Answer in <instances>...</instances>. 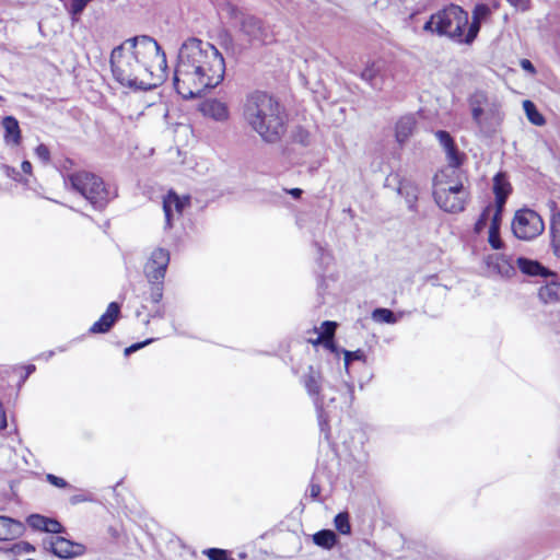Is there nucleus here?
I'll list each match as a JSON object with an SVG mask.
<instances>
[{"label":"nucleus","mask_w":560,"mask_h":560,"mask_svg":"<svg viewBox=\"0 0 560 560\" xmlns=\"http://www.w3.org/2000/svg\"><path fill=\"white\" fill-rule=\"evenodd\" d=\"M50 551L60 559H71L84 553L85 547L80 542L56 536L48 540Z\"/></svg>","instance_id":"nucleus-12"},{"label":"nucleus","mask_w":560,"mask_h":560,"mask_svg":"<svg viewBox=\"0 0 560 560\" xmlns=\"http://www.w3.org/2000/svg\"><path fill=\"white\" fill-rule=\"evenodd\" d=\"M178 128L185 133L189 132V127L186 125H179Z\"/></svg>","instance_id":"nucleus-43"},{"label":"nucleus","mask_w":560,"mask_h":560,"mask_svg":"<svg viewBox=\"0 0 560 560\" xmlns=\"http://www.w3.org/2000/svg\"><path fill=\"white\" fill-rule=\"evenodd\" d=\"M4 170H5V173H7V175H8V176H10V175H11V173H13V172H14V170H13V168H11V167H9V166H5V167H4Z\"/></svg>","instance_id":"nucleus-44"},{"label":"nucleus","mask_w":560,"mask_h":560,"mask_svg":"<svg viewBox=\"0 0 560 560\" xmlns=\"http://www.w3.org/2000/svg\"><path fill=\"white\" fill-rule=\"evenodd\" d=\"M471 119L481 132L495 130L501 120L499 107L483 91H475L468 98Z\"/></svg>","instance_id":"nucleus-6"},{"label":"nucleus","mask_w":560,"mask_h":560,"mask_svg":"<svg viewBox=\"0 0 560 560\" xmlns=\"http://www.w3.org/2000/svg\"><path fill=\"white\" fill-rule=\"evenodd\" d=\"M168 262V250L158 247L150 253L143 267L144 276L148 282L152 285L159 287V292L156 293L155 298L156 302L162 298L161 287L165 278Z\"/></svg>","instance_id":"nucleus-9"},{"label":"nucleus","mask_w":560,"mask_h":560,"mask_svg":"<svg viewBox=\"0 0 560 560\" xmlns=\"http://www.w3.org/2000/svg\"><path fill=\"white\" fill-rule=\"evenodd\" d=\"M26 523L36 530H43L51 534L62 532V525L55 518H49L40 514H32L26 518Z\"/></svg>","instance_id":"nucleus-15"},{"label":"nucleus","mask_w":560,"mask_h":560,"mask_svg":"<svg viewBox=\"0 0 560 560\" xmlns=\"http://www.w3.org/2000/svg\"><path fill=\"white\" fill-rule=\"evenodd\" d=\"M520 63H521V67L523 70H525L532 74L535 73V68L528 59H522Z\"/></svg>","instance_id":"nucleus-37"},{"label":"nucleus","mask_w":560,"mask_h":560,"mask_svg":"<svg viewBox=\"0 0 560 560\" xmlns=\"http://www.w3.org/2000/svg\"><path fill=\"white\" fill-rule=\"evenodd\" d=\"M71 182L92 205L103 199L104 186L97 177L90 174H75L71 176Z\"/></svg>","instance_id":"nucleus-10"},{"label":"nucleus","mask_w":560,"mask_h":560,"mask_svg":"<svg viewBox=\"0 0 560 560\" xmlns=\"http://www.w3.org/2000/svg\"><path fill=\"white\" fill-rule=\"evenodd\" d=\"M3 127V141L5 145L15 148L21 142V130L18 120L12 116H7L2 119Z\"/></svg>","instance_id":"nucleus-18"},{"label":"nucleus","mask_w":560,"mask_h":560,"mask_svg":"<svg viewBox=\"0 0 560 560\" xmlns=\"http://www.w3.org/2000/svg\"><path fill=\"white\" fill-rule=\"evenodd\" d=\"M435 138L442 147L445 160L450 166L447 171H456L463 163L464 155L460 154L454 143L453 138L447 131L439 130L435 132Z\"/></svg>","instance_id":"nucleus-14"},{"label":"nucleus","mask_w":560,"mask_h":560,"mask_svg":"<svg viewBox=\"0 0 560 560\" xmlns=\"http://www.w3.org/2000/svg\"><path fill=\"white\" fill-rule=\"evenodd\" d=\"M485 13L486 8L478 5L472 12L471 21H469L467 12L458 5L451 4L432 14L423 28L439 35L448 36L459 43L470 44L479 33L481 16Z\"/></svg>","instance_id":"nucleus-4"},{"label":"nucleus","mask_w":560,"mask_h":560,"mask_svg":"<svg viewBox=\"0 0 560 560\" xmlns=\"http://www.w3.org/2000/svg\"><path fill=\"white\" fill-rule=\"evenodd\" d=\"M243 118L265 142L273 143L284 132L283 114L279 104L267 93L249 94L243 105Z\"/></svg>","instance_id":"nucleus-3"},{"label":"nucleus","mask_w":560,"mask_h":560,"mask_svg":"<svg viewBox=\"0 0 560 560\" xmlns=\"http://www.w3.org/2000/svg\"><path fill=\"white\" fill-rule=\"evenodd\" d=\"M511 5H513L516 10L525 11L528 8L527 0H508Z\"/></svg>","instance_id":"nucleus-36"},{"label":"nucleus","mask_w":560,"mask_h":560,"mask_svg":"<svg viewBox=\"0 0 560 560\" xmlns=\"http://www.w3.org/2000/svg\"><path fill=\"white\" fill-rule=\"evenodd\" d=\"M413 122L411 119H401L396 126V136L399 141H404L412 131Z\"/></svg>","instance_id":"nucleus-28"},{"label":"nucleus","mask_w":560,"mask_h":560,"mask_svg":"<svg viewBox=\"0 0 560 560\" xmlns=\"http://www.w3.org/2000/svg\"><path fill=\"white\" fill-rule=\"evenodd\" d=\"M152 342V339H147L142 342H139V343H133L131 346H129L128 348L125 349V354H129L130 352H133V351H137L139 349H141L142 347L149 345Z\"/></svg>","instance_id":"nucleus-35"},{"label":"nucleus","mask_w":560,"mask_h":560,"mask_svg":"<svg viewBox=\"0 0 560 560\" xmlns=\"http://www.w3.org/2000/svg\"><path fill=\"white\" fill-rule=\"evenodd\" d=\"M92 0H72L71 2V13L73 15L80 14L86 4L91 2Z\"/></svg>","instance_id":"nucleus-33"},{"label":"nucleus","mask_w":560,"mask_h":560,"mask_svg":"<svg viewBox=\"0 0 560 560\" xmlns=\"http://www.w3.org/2000/svg\"><path fill=\"white\" fill-rule=\"evenodd\" d=\"M545 230L541 215L530 208L517 209L511 220V232L520 241H533Z\"/></svg>","instance_id":"nucleus-7"},{"label":"nucleus","mask_w":560,"mask_h":560,"mask_svg":"<svg viewBox=\"0 0 560 560\" xmlns=\"http://www.w3.org/2000/svg\"><path fill=\"white\" fill-rule=\"evenodd\" d=\"M487 266L501 277H511L514 275L515 269L512 261L503 255H490L487 258Z\"/></svg>","instance_id":"nucleus-19"},{"label":"nucleus","mask_w":560,"mask_h":560,"mask_svg":"<svg viewBox=\"0 0 560 560\" xmlns=\"http://www.w3.org/2000/svg\"><path fill=\"white\" fill-rule=\"evenodd\" d=\"M493 192L495 196V208L502 211L506 197L511 192V185L502 174H497L493 178Z\"/></svg>","instance_id":"nucleus-20"},{"label":"nucleus","mask_w":560,"mask_h":560,"mask_svg":"<svg viewBox=\"0 0 560 560\" xmlns=\"http://www.w3.org/2000/svg\"><path fill=\"white\" fill-rule=\"evenodd\" d=\"M46 478L50 485L57 488H65L67 486V482L62 478L55 475L48 474Z\"/></svg>","instance_id":"nucleus-34"},{"label":"nucleus","mask_w":560,"mask_h":560,"mask_svg":"<svg viewBox=\"0 0 560 560\" xmlns=\"http://www.w3.org/2000/svg\"><path fill=\"white\" fill-rule=\"evenodd\" d=\"M21 168L25 174L32 173V165L28 161H23L21 164Z\"/></svg>","instance_id":"nucleus-41"},{"label":"nucleus","mask_w":560,"mask_h":560,"mask_svg":"<svg viewBox=\"0 0 560 560\" xmlns=\"http://www.w3.org/2000/svg\"><path fill=\"white\" fill-rule=\"evenodd\" d=\"M550 243L553 254L560 258V214L552 217L550 223Z\"/></svg>","instance_id":"nucleus-24"},{"label":"nucleus","mask_w":560,"mask_h":560,"mask_svg":"<svg viewBox=\"0 0 560 560\" xmlns=\"http://www.w3.org/2000/svg\"><path fill=\"white\" fill-rule=\"evenodd\" d=\"M7 427V416H5V411L2 407V405L0 404V430L4 429Z\"/></svg>","instance_id":"nucleus-40"},{"label":"nucleus","mask_w":560,"mask_h":560,"mask_svg":"<svg viewBox=\"0 0 560 560\" xmlns=\"http://www.w3.org/2000/svg\"><path fill=\"white\" fill-rule=\"evenodd\" d=\"M313 542L324 549H331L337 542L336 534L330 529H322L313 535Z\"/></svg>","instance_id":"nucleus-22"},{"label":"nucleus","mask_w":560,"mask_h":560,"mask_svg":"<svg viewBox=\"0 0 560 560\" xmlns=\"http://www.w3.org/2000/svg\"><path fill=\"white\" fill-rule=\"evenodd\" d=\"M291 194L294 195V196H299L300 189L294 188V189H292Z\"/></svg>","instance_id":"nucleus-45"},{"label":"nucleus","mask_w":560,"mask_h":560,"mask_svg":"<svg viewBox=\"0 0 560 560\" xmlns=\"http://www.w3.org/2000/svg\"><path fill=\"white\" fill-rule=\"evenodd\" d=\"M325 340H326V339L324 338V336H323V335H318V336H317V338H316V339H314V340H312L311 342H312V345H313V346H317V345H319V343H324V342H325Z\"/></svg>","instance_id":"nucleus-42"},{"label":"nucleus","mask_w":560,"mask_h":560,"mask_svg":"<svg viewBox=\"0 0 560 560\" xmlns=\"http://www.w3.org/2000/svg\"><path fill=\"white\" fill-rule=\"evenodd\" d=\"M363 357V353L361 350H355V351H348V350H345L343 351V366H345V370L348 371V368H349V364L351 361L353 360H361Z\"/></svg>","instance_id":"nucleus-31"},{"label":"nucleus","mask_w":560,"mask_h":560,"mask_svg":"<svg viewBox=\"0 0 560 560\" xmlns=\"http://www.w3.org/2000/svg\"><path fill=\"white\" fill-rule=\"evenodd\" d=\"M433 196L436 205L445 212L464 210L467 192L457 171L441 170L434 175Z\"/></svg>","instance_id":"nucleus-5"},{"label":"nucleus","mask_w":560,"mask_h":560,"mask_svg":"<svg viewBox=\"0 0 560 560\" xmlns=\"http://www.w3.org/2000/svg\"><path fill=\"white\" fill-rule=\"evenodd\" d=\"M24 533V525L11 517L0 515V540H13Z\"/></svg>","instance_id":"nucleus-16"},{"label":"nucleus","mask_w":560,"mask_h":560,"mask_svg":"<svg viewBox=\"0 0 560 560\" xmlns=\"http://www.w3.org/2000/svg\"><path fill=\"white\" fill-rule=\"evenodd\" d=\"M372 318L376 323H386V324H393L396 320L393 312L387 308L375 310L372 313Z\"/></svg>","instance_id":"nucleus-29"},{"label":"nucleus","mask_w":560,"mask_h":560,"mask_svg":"<svg viewBox=\"0 0 560 560\" xmlns=\"http://www.w3.org/2000/svg\"><path fill=\"white\" fill-rule=\"evenodd\" d=\"M35 548L26 541H20L14 544L11 548L7 549L5 552L10 555L12 560H23L25 556L34 553Z\"/></svg>","instance_id":"nucleus-23"},{"label":"nucleus","mask_w":560,"mask_h":560,"mask_svg":"<svg viewBox=\"0 0 560 560\" xmlns=\"http://www.w3.org/2000/svg\"><path fill=\"white\" fill-rule=\"evenodd\" d=\"M336 327H337L336 322L325 320L322 323V325L319 326L318 329L315 328V331H317L318 335H323L325 339L334 338Z\"/></svg>","instance_id":"nucleus-30"},{"label":"nucleus","mask_w":560,"mask_h":560,"mask_svg":"<svg viewBox=\"0 0 560 560\" xmlns=\"http://www.w3.org/2000/svg\"><path fill=\"white\" fill-rule=\"evenodd\" d=\"M517 266L523 273L529 276L542 275L545 270V268L539 262L526 258H518Z\"/></svg>","instance_id":"nucleus-26"},{"label":"nucleus","mask_w":560,"mask_h":560,"mask_svg":"<svg viewBox=\"0 0 560 560\" xmlns=\"http://www.w3.org/2000/svg\"><path fill=\"white\" fill-rule=\"evenodd\" d=\"M335 528L341 535H349L351 533V525L347 513H338L334 518Z\"/></svg>","instance_id":"nucleus-27"},{"label":"nucleus","mask_w":560,"mask_h":560,"mask_svg":"<svg viewBox=\"0 0 560 560\" xmlns=\"http://www.w3.org/2000/svg\"><path fill=\"white\" fill-rule=\"evenodd\" d=\"M210 560H228V553L223 549L211 548L206 551Z\"/></svg>","instance_id":"nucleus-32"},{"label":"nucleus","mask_w":560,"mask_h":560,"mask_svg":"<svg viewBox=\"0 0 560 560\" xmlns=\"http://www.w3.org/2000/svg\"><path fill=\"white\" fill-rule=\"evenodd\" d=\"M201 115L218 124H225L230 119V108L226 102L220 98H208L199 105Z\"/></svg>","instance_id":"nucleus-13"},{"label":"nucleus","mask_w":560,"mask_h":560,"mask_svg":"<svg viewBox=\"0 0 560 560\" xmlns=\"http://www.w3.org/2000/svg\"><path fill=\"white\" fill-rule=\"evenodd\" d=\"M523 109L525 112L527 119L533 125H535V126L545 125L544 116L540 114V112L537 109V107L535 106V104L532 101L525 100L523 102Z\"/></svg>","instance_id":"nucleus-25"},{"label":"nucleus","mask_w":560,"mask_h":560,"mask_svg":"<svg viewBox=\"0 0 560 560\" xmlns=\"http://www.w3.org/2000/svg\"><path fill=\"white\" fill-rule=\"evenodd\" d=\"M119 314V305L115 302L108 304L105 313L96 320L90 328L92 332L102 334L106 332Z\"/></svg>","instance_id":"nucleus-17"},{"label":"nucleus","mask_w":560,"mask_h":560,"mask_svg":"<svg viewBox=\"0 0 560 560\" xmlns=\"http://www.w3.org/2000/svg\"><path fill=\"white\" fill-rule=\"evenodd\" d=\"M324 346L326 349H328L329 351L336 353V354H339V350L336 346V343L334 342L332 338H327L324 342Z\"/></svg>","instance_id":"nucleus-38"},{"label":"nucleus","mask_w":560,"mask_h":560,"mask_svg":"<svg viewBox=\"0 0 560 560\" xmlns=\"http://www.w3.org/2000/svg\"><path fill=\"white\" fill-rule=\"evenodd\" d=\"M189 205V196L170 190L163 198L165 228H172Z\"/></svg>","instance_id":"nucleus-11"},{"label":"nucleus","mask_w":560,"mask_h":560,"mask_svg":"<svg viewBox=\"0 0 560 560\" xmlns=\"http://www.w3.org/2000/svg\"><path fill=\"white\" fill-rule=\"evenodd\" d=\"M224 74L225 59L212 43L189 37L180 44L173 75L174 89L180 97L203 96L221 84Z\"/></svg>","instance_id":"nucleus-2"},{"label":"nucleus","mask_w":560,"mask_h":560,"mask_svg":"<svg viewBox=\"0 0 560 560\" xmlns=\"http://www.w3.org/2000/svg\"><path fill=\"white\" fill-rule=\"evenodd\" d=\"M35 152H36V154H37L40 159H43V160H45V161H46V160H48L49 152H48V150H47V148H46V147H44V145H38V147L36 148Z\"/></svg>","instance_id":"nucleus-39"},{"label":"nucleus","mask_w":560,"mask_h":560,"mask_svg":"<svg viewBox=\"0 0 560 560\" xmlns=\"http://www.w3.org/2000/svg\"><path fill=\"white\" fill-rule=\"evenodd\" d=\"M110 73L122 89L148 90L158 86L166 75V56L158 42L149 36L125 39L109 55Z\"/></svg>","instance_id":"nucleus-1"},{"label":"nucleus","mask_w":560,"mask_h":560,"mask_svg":"<svg viewBox=\"0 0 560 560\" xmlns=\"http://www.w3.org/2000/svg\"><path fill=\"white\" fill-rule=\"evenodd\" d=\"M502 211L500 209L486 208L475 223V232L486 234L487 242L493 250H501L504 243L500 235Z\"/></svg>","instance_id":"nucleus-8"},{"label":"nucleus","mask_w":560,"mask_h":560,"mask_svg":"<svg viewBox=\"0 0 560 560\" xmlns=\"http://www.w3.org/2000/svg\"><path fill=\"white\" fill-rule=\"evenodd\" d=\"M538 298L546 304H553L560 302V283L551 282L541 287L538 290Z\"/></svg>","instance_id":"nucleus-21"}]
</instances>
